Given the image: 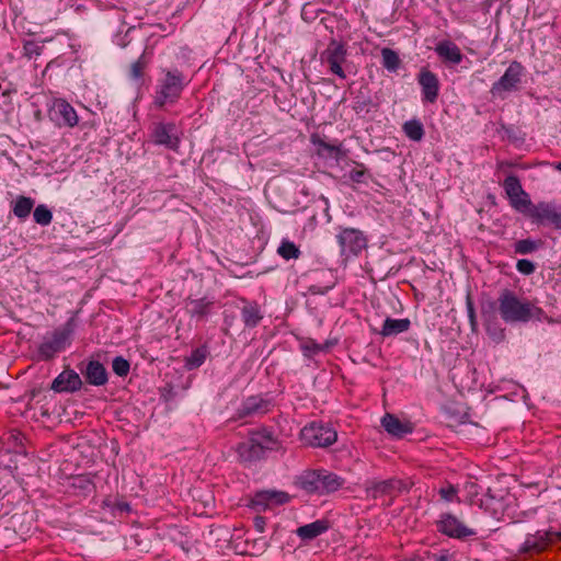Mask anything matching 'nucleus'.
<instances>
[{
    "mask_svg": "<svg viewBox=\"0 0 561 561\" xmlns=\"http://www.w3.org/2000/svg\"><path fill=\"white\" fill-rule=\"evenodd\" d=\"M501 319L507 324L528 323L530 321H542L547 318L542 308L531 300L519 297L511 289H503L496 301L490 304Z\"/></svg>",
    "mask_w": 561,
    "mask_h": 561,
    "instance_id": "1",
    "label": "nucleus"
},
{
    "mask_svg": "<svg viewBox=\"0 0 561 561\" xmlns=\"http://www.w3.org/2000/svg\"><path fill=\"white\" fill-rule=\"evenodd\" d=\"M185 78L179 70L167 71L165 77L160 81L153 104L162 108L165 104H174L185 87Z\"/></svg>",
    "mask_w": 561,
    "mask_h": 561,
    "instance_id": "2",
    "label": "nucleus"
},
{
    "mask_svg": "<svg viewBox=\"0 0 561 561\" xmlns=\"http://www.w3.org/2000/svg\"><path fill=\"white\" fill-rule=\"evenodd\" d=\"M525 67L519 61H512L499 80L493 82L490 93L500 100H505L508 93L520 89Z\"/></svg>",
    "mask_w": 561,
    "mask_h": 561,
    "instance_id": "3",
    "label": "nucleus"
},
{
    "mask_svg": "<svg viewBox=\"0 0 561 561\" xmlns=\"http://www.w3.org/2000/svg\"><path fill=\"white\" fill-rule=\"evenodd\" d=\"M335 238L340 247V254L345 259L358 256L368 243L364 231L351 227H337Z\"/></svg>",
    "mask_w": 561,
    "mask_h": 561,
    "instance_id": "4",
    "label": "nucleus"
},
{
    "mask_svg": "<svg viewBox=\"0 0 561 561\" xmlns=\"http://www.w3.org/2000/svg\"><path fill=\"white\" fill-rule=\"evenodd\" d=\"M301 439L311 447H328L336 442V431L330 425L311 423L301 430Z\"/></svg>",
    "mask_w": 561,
    "mask_h": 561,
    "instance_id": "5",
    "label": "nucleus"
},
{
    "mask_svg": "<svg viewBox=\"0 0 561 561\" xmlns=\"http://www.w3.org/2000/svg\"><path fill=\"white\" fill-rule=\"evenodd\" d=\"M73 319H69L62 329L56 330L49 340H45L38 346V356L43 360L51 359L57 353L62 351L66 343L73 332Z\"/></svg>",
    "mask_w": 561,
    "mask_h": 561,
    "instance_id": "6",
    "label": "nucleus"
},
{
    "mask_svg": "<svg viewBox=\"0 0 561 561\" xmlns=\"http://www.w3.org/2000/svg\"><path fill=\"white\" fill-rule=\"evenodd\" d=\"M346 57L345 45L335 39H332L321 54V59L328 65L329 71L340 79H346V72L343 68V65L346 64Z\"/></svg>",
    "mask_w": 561,
    "mask_h": 561,
    "instance_id": "7",
    "label": "nucleus"
},
{
    "mask_svg": "<svg viewBox=\"0 0 561 561\" xmlns=\"http://www.w3.org/2000/svg\"><path fill=\"white\" fill-rule=\"evenodd\" d=\"M557 541H561V531L537 530L535 534L527 535L519 551L526 554L539 553Z\"/></svg>",
    "mask_w": 561,
    "mask_h": 561,
    "instance_id": "8",
    "label": "nucleus"
},
{
    "mask_svg": "<svg viewBox=\"0 0 561 561\" xmlns=\"http://www.w3.org/2000/svg\"><path fill=\"white\" fill-rule=\"evenodd\" d=\"M409 490L408 485L400 479L391 478L388 480H367L365 491L368 497L378 499L380 496H397Z\"/></svg>",
    "mask_w": 561,
    "mask_h": 561,
    "instance_id": "9",
    "label": "nucleus"
},
{
    "mask_svg": "<svg viewBox=\"0 0 561 561\" xmlns=\"http://www.w3.org/2000/svg\"><path fill=\"white\" fill-rule=\"evenodd\" d=\"M528 216L534 222L561 229V206L554 203L540 202L530 208Z\"/></svg>",
    "mask_w": 561,
    "mask_h": 561,
    "instance_id": "10",
    "label": "nucleus"
},
{
    "mask_svg": "<svg viewBox=\"0 0 561 561\" xmlns=\"http://www.w3.org/2000/svg\"><path fill=\"white\" fill-rule=\"evenodd\" d=\"M289 500V494L284 491L263 490L253 495L250 501V505L256 512H264L286 504Z\"/></svg>",
    "mask_w": 561,
    "mask_h": 561,
    "instance_id": "11",
    "label": "nucleus"
},
{
    "mask_svg": "<svg viewBox=\"0 0 561 561\" xmlns=\"http://www.w3.org/2000/svg\"><path fill=\"white\" fill-rule=\"evenodd\" d=\"M273 407L271 399L262 396H250L245 398L236 412V419L261 416L270 412Z\"/></svg>",
    "mask_w": 561,
    "mask_h": 561,
    "instance_id": "12",
    "label": "nucleus"
},
{
    "mask_svg": "<svg viewBox=\"0 0 561 561\" xmlns=\"http://www.w3.org/2000/svg\"><path fill=\"white\" fill-rule=\"evenodd\" d=\"M421 88L423 103H435L439 95L440 83L436 73L423 67L416 77Z\"/></svg>",
    "mask_w": 561,
    "mask_h": 561,
    "instance_id": "13",
    "label": "nucleus"
},
{
    "mask_svg": "<svg viewBox=\"0 0 561 561\" xmlns=\"http://www.w3.org/2000/svg\"><path fill=\"white\" fill-rule=\"evenodd\" d=\"M50 117L59 127H75L79 122L76 110L64 99L54 101Z\"/></svg>",
    "mask_w": 561,
    "mask_h": 561,
    "instance_id": "14",
    "label": "nucleus"
},
{
    "mask_svg": "<svg viewBox=\"0 0 561 561\" xmlns=\"http://www.w3.org/2000/svg\"><path fill=\"white\" fill-rule=\"evenodd\" d=\"M437 529L448 537L458 539H463L476 534L451 514L440 515V519L437 522Z\"/></svg>",
    "mask_w": 561,
    "mask_h": 561,
    "instance_id": "15",
    "label": "nucleus"
},
{
    "mask_svg": "<svg viewBox=\"0 0 561 561\" xmlns=\"http://www.w3.org/2000/svg\"><path fill=\"white\" fill-rule=\"evenodd\" d=\"M151 137L156 145H161L171 150H176L180 139L176 136V126L173 123H156Z\"/></svg>",
    "mask_w": 561,
    "mask_h": 561,
    "instance_id": "16",
    "label": "nucleus"
},
{
    "mask_svg": "<svg viewBox=\"0 0 561 561\" xmlns=\"http://www.w3.org/2000/svg\"><path fill=\"white\" fill-rule=\"evenodd\" d=\"M82 387V380L73 369L61 371L51 382L55 392H76Z\"/></svg>",
    "mask_w": 561,
    "mask_h": 561,
    "instance_id": "17",
    "label": "nucleus"
},
{
    "mask_svg": "<svg viewBox=\"0 0 561 561\" xmlns=\"http://www.w3.org/2000/svg\"><path fill=\"white\" fill-rule=\"evenodd\" d=\"M81 373L87 382L92 386H104L108 380L107 370L99 360H90Z\"/></svg>",
    "mask_w": 561,
    "mask_h": 561,
    "instance_id": "18",
    "label": "nucleus"
},
{
    "mask_svg": "<svg viewBox=\"0 0 561 561\" xmlns=\"http://www.w3.org/2000/svg\"><path fill=\"white\" fill-rule=\"evenodd\" d=\"M437 56L447 64L459 65L462 61L463 55L460 48L451 41H440L435 46Z\"/></svg>",
    "mask_w": 561,
    "mask_h": 561,
    "instance_id": "19",
    "label": "nucleus"
},
{
    "mask_svg": "<svg viewBox=\"0 0 561 561\" xmlns=\"http://www.w3.org/2000/svg\"><path fill=\"white\" fill-rule=\"evenodd\" d=\"M237 451L239 457L243 461L248 462L260 460L265 456L262 445H260L251 435L245 442L238 445Z\"/></svg>",
    "mask_w": 561,
    "mask_h": 561,
    "instance_id": "20",
    "label": "nucleus"
},
{
    "mask_svg": "<svg viewBox=\"0 0 561 561\" xmlns=\"http://www.w3.org/2000/svg\"><path fill=\"white\" fill-rule=\"evenodd\" d=\"M329 528L330 522L323 518L298 527L296 534L301 540L310 541L324 534Z\"/></svg>",
    "mask_w": 561,
    "mask_h": 561,
    "instance_id": "21",
    "label": "nucleus"
},
{
    "mask_svg": "<svg viewBox=\"0 0 561 561\" xmlns=\"http://www.w3.org/2000/svg\"><path fill=\"white\" fill-rule=\"evenodd\" d=\"M243 306L241 307V319L245 328H255L263 319V312L255 301L242 299Z\"/></svg>",
    "mask_w": 561,
    "mask_h": 561,
    "instance_id": "22",
    "label": "nucleus"
},
{
    "mask_svg": "<svg viewBox=\"0 0 561 561\" xmlns=\"http://www.w3.org/2000/svg\"><path fill=\"white\" fill-rule=\"evenodd\" d=\"M381 424L387 433L399 438L403 437L405 434L412 433L413 430L410 423H404L389 413L381 419Z\"/></svg>",
    "mask_w": 561,
    "mask_h": 561,
    "instance_id": "23",
    "label": "nucleus"
},
{
    "mask_svg": "<svg viewBox=\"0 0 561 561\" xmlns=\"http://www.w3.org/2000/svg\"><path fill=\"white\" fill-rule=\"evenodd\" d=\"M321 470H308L298 478L300 489L310 494L320 495Z\"/></svg>",
    "mask_w": 561,
    "mask_h": 561,
    "instance_id": "24",
    "label": "nucleus"
},
{
    "mask_svg": "<svg viewBox=\"0 0 561 561\" xmlns=\"http://www.w3.org/2000/svg\"><path fill=\"white\" fill-rule=\"evenodd\" d=\"M410 327L411 321L408 318L392 319L388 317L385 319L379 333L385 337L396 336L400 333L409 331Z\"/></svg>",
    "mask_w": 561,
    "mask_h": 561,
    "instance_id": "25",
    "label": "nucleus"
},
{
    "mask_svg": "<svg viewBox=\"0 0 561 561\" xmlns=\"http://www.w3.org/2000/svg\"><path fill=\"white\" fill-rule=\"evenodd\" d=\"M345 480L336 473L321 470L320 495H325L341 489Z\"/></svg>",
    "mask_w": 561,
    "mask_h": 561,
    "instance_id": "26",
    "label": "nucleus"
},
{
    "mask_svg": "<svg viewBox=\"0 0 561 561\" xmlns=\"http://www.w3.org/2000/svg\"><path fill=\"white\" fill-rule=\"evenodd\" d=\"M214 306V301L207 299L206 297L198 299H188L187 301V312L192 318H205L207 317Z\"/></svg>",
    "mask_w": 561,
    "mask_h": 561,
    "instance_id": "27",
    "label": "nucleus"
},
{
    "mask_svg": "<svg viewBox=\"0 0 561 561\" xmlns=\"http://www.w3.org/2000/svg\"><path fill=\"white\" fill-rule=\"evenodd\" d=\"M251 436L257 440L260 445H262V449L266 453L270 450H275L278 447V440L274 436L273 432L266 427H262L255 432L251 433Z\"/></svg>",
    "mask_w": 561,
    "mask_h": 561,
    "instance_id": "28",
    "label": "nucleus"
},
{
    "mask_svg": "<svg viewBox=\"0 0 561 561\" xmlns=\"http://www.w3.org/2000/svg\"><path fill=\"white\" fill-rule=\"evenodd\" d=\"M34 207V199L26 196H19L13 205L12 211L14 216L20 219H25L30 216Z\"/></svg>",
    "mask_w": 561,
    "mask_h": 561,
    "instance_id": "29",
    "label": "nucleus"
},
{
    "mask_svg": "<svg viewBox=\"0 0 561 561\" xmlns=\"http://www.w3.org/2000/svg\"><path fill=\"white\" fill-rule=\"evenodd\" d=\"M382 66L389 72H397L401 66L398 53L389 47L381 49Z\"/></svg>",
    "mask_w": 561,
    "mask_h": 561,
    "instance_id": "30",
    "label": "nucleus"
},
{
    "mask_svg": "<svg viewBox=\"0 0 561 561\" xmlns=\"http://www.w3.org/2000/svg\"><path fill=\"white\" fill-rule=\"evenodd\" d=\"M353 163L355 168L348 172V180L356 184H367L373 179L370 172L365 168L364 163L357 161H353Z\"/></svg>",
    "mask_w": 561,
    "mask_h": 561,
    "instance_id": "31",
    "label": "nucleus"
},
{
    "mask_svg": "<svg viewBox=\"0 0 561 561\" xmlns=\"http://www.w3.org/2000/svg\"><path fill=\"white\" fill-rule=\"evenodd\" d=\"M403 131L413 141H420L424 137V127L419 119H411L403 124Z\"/></svg>",
    "mask_w": 561,
    "mask_h": 561,
    "instance_id": "32",
    "label": "nucleus"
},
{
    "mask_svg": "<svg viewBox=\"0 0 561 561\" xmlns=\"http://www.w3.org/2000/svg\"><path fill=\"white\" fill-rule=\"evenodd\" d=\"M503 187L508 198L518 197L526 193L522 187L519 179L515 175L506 176Z\"/></svg>",
    "mask_w": 561,
    "mask_h": 561,
    "instance_id": "33",
    "label": "nucleus"
},
{
    "mask_svg": "<svg viewBox=\"0 0 561 561\" xmlns=\"http://www.w3.org/2000/svg\"><path fill=\"white\" fill-rule=\"evenodd\" d=\"M277 253L284 260L289 261L291 259H298L301 254V251L293 241L284 239L277 249Z\"/></svg>",
    "mask_w": 561,
    "mask_h": 561,
    "instance_id": "34",
    "label": "nucleus"
},
{
    "mask_svg": "<svg viewBox=\"0 0 561 561\" xmlns=\"http://www.w3.org/2000/svg\"><path fill=\"white\" fill-rule=\"evenodd\" d=\"M207 353L208 352L204 346L195 348L192 351L191 355L185 358V367L188 370L198 368L204 364Z\"/></svg>",
    "mask_w": 561,
    "mask_h": 561,
    "instance_id": "35",
    "label": "nucleus"
},
{
    "mask_svg": "<svg viewBox=\"0 0 561 561\" xmlns=\"http://www.w3.org/2000/svg\"><path fill=\"white\" fill-rule=\"evenodd\" d=\"M34 221L41 226H48L53 220V214L46 205H38L33 213Z\"/></svg>",
    "mask_w": 561,
    "mask_h": 561,
    "instance_id": "36",
    "label": "nucleus"
},
{
    "mask_svg": "<svg viewBox=\"0 0 561 561\" xmlns=\"http://www.w3.org/2000/svg\"><path fill=\"white\" fill-rule=\"evenodd\" d=\"M510 203L513 208L526 214L527 216L530 211V208L534 206L527 193L518 197L510 198Z\"/></svg>",
    "mask_w": 561,
    "mask_h": 561,
    "instance_id": "37",
    "label": "nucleus"
},
{
    "mask_svg": "<svg viewBox=\"0 0 561 561\" xmlns=\"http://www.w3.org/2000/svg\"><path fill=\"white\" fill-rule=\"evenodd\" d=\"M318 146L321 151L329 153L335 160H340L345 156V151L342 149L341 145L336 146L325 142L324 140H319Z\"/></svg>",
    "mask_w": 561,
    "mask_h": 561,
    "instance_id": "38",
    "label": "nucleus"
},
{
    "mask_svg": "<svg viewBox=\"0 0 561 561\" xmlns=\"http://www.w3.org/2000/svg\"><path fill=\"white\" fill-rule=\"evenodd\" d=\"M538 247V242L531 239H523L515 243L514 249L516 253L525 255L535 252Z\"/></svg>",
    "mask_w": 561,
    "mask_h": 561,
    "instance_id": "39",
    "label": "nucleus"
},
{
    "mask_svg": "<svg viewBox=\"0 0 561 561\" xmlns=\"http://www.w3.org/2000/svg\"><path fill=\"white\" fill-rule=\"evenodd\" d=\"M112 369L117 376L125 377L129 373L130 364L123 356H116L112 362Z\"/></svg>",
    "mask_w": 561,
    "mask_h": 561,
    "instance_id": "40",
    "label": "nucleus"
},
{
    "mask_svg": "<svg viewBox=\"0 0 561 561\" xmlns=\"http://www.w3.org/2000/svg\"><path fill=\"white\" fill-rule=\"evenodd\" d=\"M147 66L145 54H142L135 62L131 64L129 70V77L134 80H140L142 78L144 69Z\"/></svg>",
    "mask_w": 561,
    "mask_h": 561,
    "instance_id": "41",
    "label": "nucleus"
},
{
    "mask_svg": "<svg viewBox=\"0 0 561 561\" xmlns=\"http://www.w3.org/2000/svg\"><path fill=\"white\" fill-rule=\"evenodd\" d=\"M24 55L28 58L41 55L43 47L36 42L28 41L23 46Z\"/></svg>",
    "mask_w": 561,
    "mask_h": 561,
    "instance_id": "42",
    "label": "nucleus"
},
{
    "mask_svg": "<svg viewBox=\"0 0 561 561\" xmlns=\"http://www.w3.org/2000/svg\"><path fill=\"white\" fill-rule=\"evenodd\" d=\"M516 270L524 275H530L535 272V264L526 259L518 260L516 263Z\"/></svg>",
    "mask_w": 561,
    "mask_h": 561,
    "instance_id": "43",
    "label": "nucleus"
},
{
    "mask_svg": "<svg viewBox=\"0 0 561 561\" xmlns=\"http://www.w3.org/2000/svg\"><path fill=\"white\" fill-rule=\"evenodd\" d=\"M457 488L453 484H448L439 489L438 493L440 497L447 502H453L457 495Z\"/></svg>",
    "mask_w": 561,
    "mask_h": 561,
    "instance_id": "44",
    "label": "nucleus"
},
{
    "mask_svg": "<svg viewBox=\"0 0 561 561\" xmlns=\"http://www.w3.org/2000/svg\"><path fill=\"white\" fill-rule=\"evenodd\" d=\"M9 440H12L13 447L16 453H20L23 447V438L19 432H13L9 436Z\"/></svg>",
    "mask_w": 561,
    "mask_h": 561,
    "instance_id": "45",
    "label": "nucleus"
},
{
    "mask_svg": "<svg viewBox=\"0 0 561 561\" xmlns=\"http://www.w3.org/2000/svg\"><path fill=\"white\" fill-rule=\"evenodd\" d=\"M467 311H468V318L470 320V323L474 325L476 323V311L473 307V302L471 301L470 297L467 298Z\"/></svg>",
    "mask_w": 561,
    "mask_h": 561,
    "instance_id": "46",
    "label": "nucleus"
},
{
    "mask_svg": "<svg viewBox=\"0 0 561 561\" xmlns=\"http://www.w3.org/2000/svg\"><path fill=\"white\" fill-rule=\"evenodd\" d=\"M265 518L262 517V516H256L254 518V526L256 528L257 531L260 533H263L264 531V528H265Z\"/></svg>",
    "mask_w": 561,
    "mask_h": 561,
    "instance_id": "47",
    "label": "nucleus"
},
{
    "mask_svg": "<svg viewBox=\"0 0 561 561\" xmlns=\"http://www.w3.org/2000/svg\"><path fill=\"white\" fill-rule=\"evenodd\" d=\"M306 350L318 353L322 350V347L319 344L311 342L310 344L306 345Z\"/></svg>",
    "mask_w": 561,
    "mask_h": 561,
    "instance_id": "48",
    "label": "nucleus"
},
{
    "mask_svg": "<svg viewBox=\"0 0 561 561\" xmlns=\"http://www.w3.org/2000/svg\"><path fill=\"white\" fill-rule=\"evenodd\" d=\"M434 561H453V558L451 556L444 553L439 556H434Z\"/></svg>",
    "mask_w": 561,
    "mask_h": 561,
    "instance_id": "49",
    "label": "nucleus"
},
{
    "mask_svg": "<svg viewBox=\"0 0 561 561\" xmlns=\"http://www.w3.org/2000/svg\"><path fill=\"white\" fill-rule=\"evenodd\" d=\"M332 287L329 286V287H325L324 290H317L316 289V286H312L310 289L313 294H327Z\"/></svg>",
    "mask_w": 561,
    "mask_h": 561,
    "instance_id": "50",
    "label": "nucleus"
},
{
    "mask_svg": "<svg viewBox=\"0 0 561 561\" xmlns=\"http://www.w3.org/2000/svg\"><path fill=\"white\" fill-rule=\"evenodd\" d=\"M307 13H308V11H307V9H306V7H305V8L302 9V13H301V15H302V18H304V19H307Z\"/></svg>",
    "mask_w": 561,
    "mask_h": 561,
    "instance_id": "51",
    "label": "nucleus"
},
{
    "mask_svg": "<svg viewBox=\"0 0 561 561\" xmlns=\"http://www.w3.org/2000/svg\"><path fill=\"white\" fill-rule=\"evenodd\" d=\"M556 170L561 171V161L554 164Z\"/></svg>",
    "mask_w": 561,
    "mask_h": 561,
    "instance_id": "52",
    "label": "nucleus"
},
{
    "mask_svg": "<svg viewBox=\"0 0 561 561\" xmlns=\"http://www.w3.org/2000/svg\"><path fill=\"white\" fill-rule=\"evenodd\" d=\"M482 313L485 317L488 314V311L483 310Z\"/></svg>",
    "mask_w": 561,
    "mask_h": 561,
    "instance_id": "53",
    "label": "nucleus"
}]
</instances>
